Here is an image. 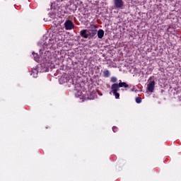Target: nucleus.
I'll return each mask as SVG.
<instances>
[{
    "label": "nucleus",
    "mask_w": 181,
    "mask_h": 181,
    "mask_svg": "<svg viewBox=\"0 0 181 181\" xmlns=\"http://www.w3.org/2000/svg\"><path fill=\"white\" fill-rule=\"evenodd\" d=\"M87 94L86 95V93H83L81 91H77L75 95L76 98H80V100L84 101V100H94V98H97V94H100V92L88 91Z\"/></svg>",
    "instance_id": "nucleus-1"
},
{
    "label": "nucleus",
    "mask_w": 181,
    "mask_h": 181,
    "mask_svg": "<svg viewBox=\"0 0 181 181\" xmlns=\"http://www.w3.org/2000/svg\"><path fill=\"white\" fill-rule=\"evenodd\" d=\"M124 87V88H128L129 85L125 82H120L119 83H113L111 86L112 91H118V88Z\"/></svg>",
    "instance_id": "nucleus-2"
},
{
    "label": "nucleus",
    "mask_w": 181,
    "mask_h": 181,
    "mask_svg": "<svg viewBox=\"0 0 181 181\" xmlns=\"http://www.w3.org/2000/svg\"><path fill=\"white\" fill-rule=\"evenodd\" d=\"M155 84H156L155 81L152 80V78H150L148 79V83L147 84L148 91H153V90H155Z\"/></svg>",
    "instance_id": "nucleus-3"
},
{
    "label": "nucleus",
    "mask_w": 181,
    "mask_h": 181,
    "mask_svg": "<svg viewBox=\"0 0 181 181\" xmlns=\"http://www.w3.org/2000/svg\"><path fill=\"white\" fill-rule=\"evenodd\" d=\"M64 27L66 30H71V29H74V24L73 23V21L67 20L64 23Z\"/></svg>",
    "instance_id": "nucleus-4"
},
{
    "label": "nucleus",
    "mask_w": 181,
    "mask_h": 181,
    "mask_svg": "<svg viewBox=\"0 0 181 181\" xmlns=\"http://www.w3.org/2000/svg\"><path fill=\"white\" fill-rule=\"evenodd\" d=\"M114 5L117 9H122L124 7V1L122 0H113Z\"/></svg>",
    "instance_id": "nucleus-5"
},
{
    "label": "nucleus",
    "mask_w": 181,
    "mask_h": 181,
    "mask_svg": "<svg viewBox=\"0 0 181 181\" xmlns=\"http://www.w3.org/2000/svg\"><path fill=\"white\" fill-rule=\"evenodd\" d=\"M80 35L81 37H83L84 39H88L89 35L87 34V30H82L80 33Z\"/></svg>",
    "instance_id": "nucleus-6"
},
{
    "label": "nucleus",
    "mask_w": 181,
    "mask_h": 181,
    "mask_svg": "<svg viewBox=\"0 0 181 181\" xmlns=\"http://www.w3.org/2000/svg\"><path fill=\"white\" fill-rule=\"evenodd\" d=\"M98 37H99V39H103V37H104V30L100 29L98 31Z\"/></svg>",
    "instance_id": "nucleus-7"
},
{
    "label": "nucleus",
    "mask_w": 181,
    "mask_h": 181,
    "mask_svg": "<svg viewBox=\"0 0 181 181\" xmlns=\"http://www.w3.org/2000/svg\"><path fill=\"white\" fill-rule=\"evenodd\" d=\"M89 35L91 37H94V36L97 35V30L96 29L90 30Z\"/></svg>",
    "instance_id": "nucleus-8"
},
{
    "label": "nucleus",
    "mask_w": 181,
    "mask_h": 181,
    "mask_svg": "<svg viewBox=\"0 0 181 181\" xmlns=\"http://www.w3.org/2000/svg\"><path fill=\"white\" fill-rule=\"evenodd\" d=\"M110 95H115V98H119V93L117 91H111L110 92Z\"/></svg>",
    "instance_id": "nucleus-9"
},
{
    "label": "nucleus",
    "mask_w": 181,
    "mask_h": 181,
    "mask_svg": "<svg viewBox=\"0 0 181 181\" xmlns=\"http://www.w3.org/2000/svg\"><path fill=\"white\" fill-rule=\"evenodd\" d=\"M67 81H68L67 78L64 76L61 77L59 79V83L61 84H64V83H67Z\"/></svg>",
    "instance_id": "nucleus-10"
},
{
    "label": "nucleus",
    "mask_w": 181,
    "mask_h": 181,
    "mask_svg": "<svg viewBox=\"0 0 181 181\" xmlns=\"http://www.w3.org/2000/svg\"><path fill=\"white\" fill-rule=\"evenodd\" d=\"M103 77H105V78L110 77V71H108L107 69L103 71Z\"/></svg>",
    "instance_id": "nucleus-11"
},
{
    "label": "nucleus",
    "mask_w": 181,
    "mask_h": 181,
    "mask_svg": "<svg viewBox=\"0 0 181 181\" xmlns=\"http://www.w3.org/2000/svg\"><path fill=\"white\" fill-rule=\"evenodd\" d=\"M31 76H33V77L36 78V77H37V71L36 69H34L33 71H32Z\"/></svg>",
    "instance_id": "nucleus-12"
},
{
    "label": "nucleus",
    "mask_w": 181,
    "mask_h": 181,
    "mask_svg": "<svg viewBox=\"0 0 181 181\" xmlns=\"http://www.w3.org/2000/svg\"><path fill=\"white\" fill-rule=\"evenodd\" d=\"M34 60L35 62H39V55L35 52H33Z\"/></svg>",
    "instance_id": "nucleus-13"
},
{
    "label": "nucleus",
    "mask_w": 181,
    "mask_h": 181,
    "mask_svg": "<svg viewBox=\"0 0 181 181\" xmlns=\"http://www.w3.org/2000/svg\"><path fill=\"white\" fill-rule=\"evenodd\" d=\"M138 88H139L138 87V86H133V88L131 90H132V91H141L142 90L141 88H139V90H138Z\"/></svg>",
    "instance_id": "nucleus-14"
},
{
    "label": "nucleus",
    "mask_w": 181,
    "mask_h": 181,
    "mask_svg": "<svg viewBox=\"0 0 181 181\" xmlns=\"http://www.w3.org/2000/svg\"><path fill=\"white\" fill-rule=\"evenodd\" d=\"M117 81L118 79L117 78V77H114V76H112L110 79L111 83H117Z\"/></svg>",
    "instance_id": "nucleus-15"
},
{
    "label": "nucleus",
    "mask_w": 181,
    "mask_h": 181,
    "mask_svg": "<svg viewBox=\"0 0 181 181\" xmlns=\"http://www.w3.org/2000/svg\"><path fill=\"white\" fill-rule=\"evenodd\" d=\"M141 102H142V98H136V103H137V104H141Z\"/></svg>",
    "instance_id": "nucleus-16"
},
{
    "label": "nucleus",
    "mask_w": 181,
    "mask_h": 181,
    "mask_svg": "<svg viewBox=\"0 0 181 181\" xmlns=\"http://www.w3.org/2000/svg\"><path fill=\"white\" fill-rule=\"evenodd\" d=\"M112 129H113V132H115V128H114V127L112 128Z\"/></svg>",
    "instance_id": "nucleus-17"
},
{
    "label": "nucleus",
    "mask_w": 181,
    "mask_h": 181,
    "mask_svg": "<svg viewBox=\"0 0 181 181\" xmlns=\"http://www.w3.org/2000/svg\"><path fill=\"white\" fill-rule=\"evenodd\" d=\"M83 93H85V94H87V92L84 91Z\"/></svg>",
    "instance_id": "nucleus-18"
},
{
    "label": "nucleus",
    "mask_w": 181,
    "mask_h": 181,
    "mask_svg": "<svg viewBox=\"0 0 181 181\" xmlns=\"http://www.w3.org/2000/svg\"><path fill=\"white\" fill-rule=\"evenodd\" d=\"M180 101H181V95H180Z\"/></svg>",
    "instance_id": "nucleus-19"
},
{
    "label": "nucleus",
    "mask_w": 181,
    "mask_h": 181,
    "mask_svg": "<svg viewBox=\"0 0 181 181\" xmlns=\"http://www.w3.org/2000/svg\"><path fill=\"white\" fill-rule=\"evenodd\" d=\"M76 1H77L78 2L80 0H76Z\"/></svg>",
    "instance_id": "nucleus-20"
}]
</instances>
